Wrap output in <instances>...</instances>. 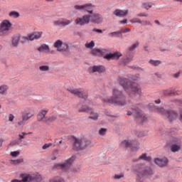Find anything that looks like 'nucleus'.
<instances>
[{"mask_svg":"<svg viewBox=\"0 0 182 182\" xmlns=\"http://www.w3.org/2000/svg\"><path fill=\"white\" fill-rule=\"evenodd\" d=\"M118 82L125 90H131V92H134L138 95L141 93V88H140V86H139L136 83H132L129 81V80L123 77H119Z\"/></svg>","mask_w":182,"mask_h":182,"instance_id":"nucleus-1","label":"nucleus"},{"mask_svg":"<svg viewBox=\"0 0 182 182\" xmlns=\"http://www.w3.org/2000/svg\"><path fill=\"white\" fill-rule=\"evenodd\" d=\"M112 95L111 98L105 100L104 102L108 103H116L117 105H122L124 102V94L119 88L112 89Z\"/></svg>","mask_w":182,"mask_h":182,"instance_id":"nucleus-2","label":"nucleus"},{"mask_svg":"<svg viewBox=\"0 0 182 182\" xmlns=\"http://www.w3.org/2000/svg\"><path fill=\"white\" fill-rule=\"evenodd\" d=\"M73 147L76 150H83V149H90L93 147V143L92 141L85 138H75L73 142Z\"/></svg>","mask_w":182,"mask_h":182,"instance_id":"nucleus-3","label":"nucleus"},{"mask_svg":"<svg viewBox=\"0 0 182 182\" xmlns=\"http://www.w3.org/2000/svg\"><path fill=\"white\" fill-rule=\"evenodd\" d=\"M136 174V181L143 182L144 177H151L154 174V171L149 166L145 168H139L135 171Z\"/></svg>","mask_w":182,"mask_h":182,"instance_id":"nucleus-4","label":"nucleus"},{"mask_svg":"<svg viewBox=\"0 0 182 182\" xmlns=\"http://www.w3.org/2000/svg\"><path fill=\"white\" fill-rule=\"evenodd\" d=\"M91 14H84L80 17H77L75 19V24L77 26H85V25H89L90 23Z\"/></svg>","mask_w":182,"mask_h":182,"instance_id":"nucleus-5","label":"nucleus"},{"mask_svg":"<svg viewBox=\"0 0 182 182\" xmlns=\"http://www.w3.org/2000/svg\"><path fill=\"white\" fill-rule=\"evenodd\" d=\"M12 29V23L8 19L3 20L0 23V35H5Z\"/></svg>","mask_w":182,"mask_h":182,"instance_id":"nucleus-6","label":"nucleus"},{"mask_svg":"<svg viewBox=\"0 0 182 182\" xmlns=\"http://www.w3.org/2000/svg\"><path fill=\"white\" fill-rule=\"evenodd\" d=\"M74 9L75 11H84L90 14H93V5L92 4H77L74 6Z\"/></svg>","mask_w":182,"mask_h":182,"instance_id":"nucleus-7","label":"nucleus"},{"mask_svg":"<svg viewBox=\"0 0 182 182\" xmlns=\"http://www.w3.org/2000/svg\"><path fill=\"white\" fill-rule=\"evenodd\" d=\"M53 46L58 52H66L69 49V44L62 40L55 41Z\"/></svg>","mask_w":182,"mask_h":182,"instance_id":"nucleus-8","label":"nucleus"},{"mask_svg":"<svg viewBox=\"0 0 182 182\" xmlns=\"http://www.w3.org/2000/svg\"><path fill=\"white\" fill-rule=\"evenodd\" d=\"M157 113H160L161 114H163V116H165V117H167L168 120L171 121L173 119L176 118V113L173 111H166L164 108H156Z\"/></svg>","mask_w":182,"mask_h":182,"instance_id":"nucleus-9","label":"nucleus"},{"mask_svg":"<svg viewBox=\"0 0 182 182\" xmlns=\"http://www.w3.org/2000/svg\"><path fill=\"white\" fill-rule=\"evenodd\" d=\"M73 22V19H67L65 18H60L53 21L55 26H68Z\"/></svg>","mask_w":182,"mask_h":182,"instance_id":"nucleus-10","label":"nucleus"},{"mask_svg":"<svg viewBox=\"0 0 182 182\" xmlns=\"http://www.w3.org/2000/svg\"><path fill=\"white\" fill-rule=\"evenodd\" d=\"M172 144L171 146V150L173 153L180 151L181 150V145L180 144L181 141L178 138H173L171 140Z\"/></svg>","mask_w":182,"mask_h":182,"instance_id":"nucleus-11","label":"nucleus"},{"mask_svg":"<svg viewBox=\"0 0 182 182\" xmlns=\"http://www.w3.org/2000/svg\"><path fill=\"white\" fill-rule=\"evenodd\" d=\"M104 18L103 16L100 14H94L91 15L90 22L92 23H96V25H100V23H103Z\"/></svg>","mask_w":182,"mask_h":182,"instance_id":"nucleus-12","label":"nucleus"},{"mask_svg":"<svg viewBox=\"0 0 182 182\" xmlns=\"http://www.w3.org/2000/svg\"><path fill=\"white\" fill-rule=\"evenodd\" d=\"M75 161V157L72 156L71 158L65 160L63 164H60V168L61 170H68V168H70V166H72V163Z\"/></svg>","mask_w":182,"mask_h":182,"instance_id":"nucleus-13","label":"nucleus"},{"mask_svg":"<svg viewBox=\"0 0 182 182\" xmlns=\"http://www.w3.org/2000/svg\"><path fill=\"white\" fill-rule=\"evenodd\" d=\"M89 72L90 73H95V72L104 73V72H106V68L103 65H93L90 67Z\"/></svg>","mask_w":182,"mask_h":182,"instance_id":"nucleus-14","label":"nucleus"},{"mask_svg":"<svg viewBox=\"0 0 182 182\" xmlns=\"http://www.w3.org/2000/svg\"><path fill=\"white\" fill-rule=\"evenodd\" d=\"M43 35V32L42 31H33L32 33H28L29 40L31 42H33V41H38L42 38V36Z\"/></svg>","mask_w":182,"mask_h":182,"instance_id":"nucleus-15","label":"nucleus"},{"mask_svg":"<svg viewBox=\"0 0 182 182\" xmlns=\"http://www.w3.org/2000/svg\"><path fill=\"white\" fill-rule=\"evenodd\" d=\"M154 161L156 166H159V167H166L168 163V159H167L166 157L156 158L154 159Z\"/></svg>","mask_w":182,"mask_h":182,"instance_id":"nucleus-16","label":"nucleus"},{"mask_svg":"<svg viewBox=\"0 0 182 182\" xmlns=\"http://www.w3.org/2000/svg\"><path fill=\"white\" fill-rule=\"evenodd\" d=\"M113 15H114V16H117L118 18H124V16H127V15H129V10L117 9L113 11Z\"/></svg>","mask_w":182,"mask_h":182,"instance_id":"nucleus-17","label":"nucleus"},{"mask_svg":"<svg viewBox=\"0 0 182 182\" xmlns=\"http://www.w3.org/2000/svg\"><path fill=\"white\" fill-rule=\"evenodd\" d=\"M122 54L120 52H114L111 53H107L105 55H104V59H107L108 60L110 59H119L122 58Z\"/></svg>","mask_w":182,"mask_h":182,"instance_id":"nucleus-18","label":"nucleus"},{"mask_svg":"<svg viewBox=\"0 0 182 182\" xmlns=\"http://www.w3.org/2000/svg\"><path fill=\"white\" fill-rule=\"evenodd\" d=\"M68 90L70 93H72V95H75L79 97H83V93H85V90L82 88H69Z\"/></svg>","mask_w":182,"mask_h":182,"instance_id":"nucleus-19","label":"nucleus"},{"mask_svg":"<svg viewBox=\"0 0 182 182\" xmlns=\"http://www.w3.org/2000/svg\"><path fill=\"white\" fill-rule=\"evenodd\" d=\"M33 116H35V110L33 109H28L24 111V114L22 115V117L28 122V120H29V119H32Z\"/></svg>","mask_w":182,"mask_h":182,"instance_id":"nucleus-20","label":"nucleus"},{"mask_svg":"<svg viewBox=\"0 0 182 182\" xmlns=\"http://www.w3.org/2000/svg\"><path fill=\"white\" fill-rule=\"evenodd\" d=\"M20 178H21V182H29L35 180V177L30 173H21L20 174Z\"/></svg>","mask_w":182,"mask_h":182,"instance_id":"nucleus-21","label":"nucleus"},{"mask_svg":"<svg viewBox=\"0 0 182 182\" xmlns=\"http://www.w3.org/2000/svg\"><path fill=\"white\" fill-rule=\"evenodd\" d=\"M48 112H49V109H41L38 114V120L39 122H45V119H46V113H48Z\"/></svg>","mask_w":182,"mask_h":182,"instance_id":"nucleus-22","label":"nucleus"},{"mask_svg":"<svg viewBox=\"0 0 182 182\" xmlns=\"http://www.w3.org/2000/svg\"><path fill=\"white\" fill-rule=\"evenodd\" d=\"M21 41V35L17 34L12 37L11 39V45L14 48H16L18 45H19V42Z\"/></svg>","mask_w":182,"mask_h":182,"instance_id":"nucleus-23","label":"nucleus"},{"mask_svg":"<svg viewBox=\"0 0 182 182\" xmlns=\"http://www.w3.org/2000/svg\"><path fill=\"white\" fill-rule=\"evenodd\" d=\"M105 52H106V50L104 48H94L92 50L91 53L96 56H102Z\"/></svg>","mask_w":182,"mask_h":182,"instance_id":"nucleus-24","label":"nucleus"},{"mask_svg":"<svg viewBox=\"0 0 182 182\" xmlns=\"http://www.w3.org/2000/svg\"><path fill=\"white\" fill-rule=\"evenodd\" d=\"M37 50H38L41 53H48V52H49V46L46 44H42L38 47Z\"/></svg>","mask_w":182,"mask_h":182,"instance_id":"nucleus-25","label":"nucleus"},{"mask_svg":"<svg viewBox=\"0 0 182 182\" xmlns=\"http://www.w3.org/2000/svg\"><path fill=\"white\" fill-rule=\"evenodd\" d=\"M131 144H132V140L125 139L120 142L119 146L122 147V149H124L126 147H130Z\"/></svg>","mask_w":182,"mask_h":182,"instance_id":"nucleus-26","label":"nucleus"},{"mask_svg":"<svg viewBox=\"0 0 182 182\" xmlns=\"http://www.w3.org/2000/svg\"><path fill=\"white\" fill-rule=\"evenodd\" d=\"M133 60V55H130L129 57L122 58L120 61L121 65L126 66L128 63H130V61Z\"/></svg>","mask_w":182,"mask_h":182,"instance_id":"nucleus-27","label":"nucleus"},{"mask_svg":"<svg viewBox=\"0 0 182 182\" xmlns=\"http://www.w3.org/2000/svg\"><path fill=\"white\" fill-rule=\"evenodd\" d=\"M9 16L10 18H14L15 19H16L19 18V16H21V14L16 11H11L9 12Z\"/></svg>","mask_w":182,"mask_h":182,"instance_id":"nucleus-28","label":"nucleus"},{"mask_svg":"<svg viewBox=\"0 0 182 182\" xmlns=\"http://www.w3.org/2000/svg\"><path fill=\"white\" fill-rule=\"evenodd\" d=\"M138 160H144V161H150L151 158L146 154H142L141 156H139Z\"/></svg>","mask_w":182,"mask_h":182,"instance_id":"nucleus-29","label":"nucleus"},{"mask_svg":"<svg viewBox=\"0 0 182 182\" xmlns=\"http://www.w3.org/2000/svg\"><path fill=\"white\" fill-rule=\"evenodd\" d=\"M139 45H140V43H139V41L135 42L129 47L128 50L129 52H133V50H135L136 49H137V48H139Z\"/></svg>","mask_w":182,"mask_h":182,"instance_id":"nucleus-30","label":"nucleus"},{"mask_svg":"<svg viewBox=\"0 0 182 182\" xmlns=\"http://www.w3.org/2000/svg\"><path fill=\"white\" fill-rule=\"evenodd\" d=\"M8 85H0V95H5L6 92H8Z\"/></svg>","mask_w":182,"mask_h":182,"instance_id":"nucleus-31","label":"nucleus"},{"mask_svg":"<svg viewBox=\"0 0 182 182\" xmlns=\"http://www.w3.org/2000/svg\"><path fill=\"white\" fill-rule=\"evenodd\" d=\"M142 8L149 11L150 8H153V3L151 2H145L142 4Z\"/></svg>","mask_w":182,"mask_h":182,"instance_id":"nucleus-32","label":"nucleus"},{"mask_svg":"<svg viewBox=\"0 0 182 182\" xmlns=\"http://www.w3.org/2000/svg\"><path fill=\"white\" fill-rule=\"evenodd\" d=\"M149 63L151 66H159V65L161 64V61L159 60H149Z\"/></svg>","mask_w":182,"mask_h":182,"instance_id":"nucleus-33","label":"nucleus"},{"mask_svg":"<svg viewBox=\"0 0 182 182\" xmlns=\"http://www.w3.org/2000/svg\"><path fill=\"white\" fill-rule=\"evenodd\" d=\"M90 119H92V120H97L99 119V114H97L95 112H90Z\"/></svg>","mask_w":182,"mask_h":182,"instance_id":"nucleus-34","label":"nucleus"},{"mask_svg":"<svg viewBox=\"0 0 182 182\" xmlns=\"http://www.w3.org/2000/svg\"><path fill=\"white\" fill-rule=\"evenodd\" d=\"M120 35H122L120 33V30L109 33V38H116L117 36H120Z\"/></svg>","mask_w":182,"mask_h":182,"instance_id":"nucleus-35","label":"nucleus"},{"mask_svg":"<svg viewBox=\"0 0 182 182\" xmlns=\"http://www.w3.org/2000/svg\"><path fill=\"white\" fill-rule=\"evenodd\" d=\"M95 41H91L85 43V48H87V49H93V47L95 46Z\"/></svg>","mask_w":182,"mask_h":182,"instance_id":"nucleus-36","label":"nucleus"},{"mask_svg":"<svg viewBox=\"0 0 182 182\" xmlns=\"http://www.w3.org/2000/svg\"><path fill=\"white\" fill-rule=\"evenodd\" d=\"M11 164H21V163H23V159H11L10 161Z\"/></svg>","mask_w":182,"mask_h":182,"instance_id":"nucleus-37","label":"nucleus"},{"mask_svg":"<svg viewBox=\"0 0 182 182\" xmlns=\"http://www.w3.org/2000/svg\"><path fill=\"white\" fill-rule=\"evenodd\" d=\"M26 121L24 119V118L22 117L21 119L18 120L16 122V124L18 126V127H23L25 126V122Z\"/></svg>","mask_w":182,"mask_h":182,"instance_id":"nucleus-38","label":"nucleus"},{"mask_svg":"<svg viewBox=\"0 0 182 182\" xmlns=\"http://www.w3.org/2000/svg\"><path fill=\"white\" fill-rule=\"evenodd\" d=\"M129 22L131 23H142L141 19L139 18L138 17H134L132 18Z\"/></svg>","mask_w":182,"mask_h":182,"instance_id":"nucleus-39","label":"nucleus"},{"mask_svg":"<svg viewBox=\"0 0 182 182\" xmlns=\"http://www.w3.org/2000/svg\"><path fill=\"white\" fill-rule=\"evenodd\" d=\"M50 68L48 65H41L39 67L41 72H49Z\"/></svg>","mask_w":182,"mask_h":182,"instance_id":"nucleus-40","label":"nucleus"},{"mask_svg":"<svg viewBox=\"0 0 182 182\" xmlns=\"http://www.w3.org/2000/svg\"><path fill=\"white\" fill-rule=\"evenodd\" d=\"M49 182H65V180L61 177L57 176L49 181Z\"/></svg>","mask_w":182,"mask_h":182,"instance_id":"nucleus-41","label":"nucleus"},{"mask_svg":"<svg viewBox=\"0 0 182 182\" xmlns=\"http://www.w3.org/2000/svg\"><path fill=\"white\" fill-rule=\"evenodd\" d=\"M21 43H26V42H29V34L27 36H21L20 39Z\"/></svg>","mask_w":182,"mask_h":182,"instance_id":"nucleus-42","label":"nucleus"},{"mask_svg":"<svg viewBox=\"0 0 182 182\" xmlns=\"http://www.w3.org/2000/svg\"><path fill=\"white\" fill-rule=\"evenodd\" d=\"M21 154V151H14L10 153V156L13 158H16Z\"/></svg>","mask_w":182,"mask_h":182,"instance_id":"nucleus-43","label":"nucleus"},{"mask_svg":"<svg viewBox=\"0 0 182 182\" xmlns=\"http://www.w3.org/2000/svg\"><path fill=\"white\" fill-rule=\"evenodd\" d=\"M107 132V129L106 128H100L98 131V134H100V136H105Z\"/></svg>","mask_w":182,"mask_h":182,"instance_id":"nucleus-44","label":"nucleus"},{"mask_svg":"<svg viewBox=\"0 0 182 182\" xmlns=\"http://www.w3.org/2000/svg\"><path fill=\"white\" fill-rule=\"evenodd\" d=\"M124 177V173H121L118 174H115L114 176V180H120V178H123Z\"/></svg>","mask_w":182,"mask_h":182,"instance_id":"nucleus-45","label":"nucleus"},{"mask_svg":"<svg viewBox=\"0 0 182 182\" xmlns=\"http://www.w3.org/2000/svg\"><path fill=\"white\" fill-rule=\"evenodd\" d=\"M8 120L11 123L14 122V121L15 120V115H14V114H9L8 116Z\"/></svg>","mask_w":182,"mask_h":182,"instance_id":"nucleus-46","label":"nucleus"},{"mask_svg":"<svg viewBox=\"0 0 182 182\" xmlns=\"http://www.w3.org/2000/svg\"><path fill=\"white\" fill-rule=\"evenodd\" d=\"M137 16H139V18H147L149 16V14L143 12L138 14Z\"/></svg>","mask_w":182,"mask_h":182,"instance_id":"nucleus-47","label":"nucleus"},{"mask_svg":"<svg viewBox=\"0 0 182 182\" xmlns=\"http://www.w3.org/2000/svg\"><path fill=\"white\" fill-rule=\"evenodd\" d=\"M119 32L122 35V33H127V32H130V28H122L119 30Z\"/></svg>","mask_w":182,"mask_h":182,"instance_id":"nucleus-48","label":"nucleus"},{"mask_svg":"<svg viewBox=\"0 0 182 182\" xmlns=\"http://www.w3.org/2000/svg\"><path fill=\"white\" fill-rule=\"evenodd\" d=\"M141 24L142 26H149V25H151V23H150L149 21H144Z\"/></svg>","mask_w":182,"mask_h":182,"instance_id":"nucleus-49","label":"nucleus"},{"mask_svg":"<svg viewBox=\"0 0 182 182\" xmlns=\"http://www.w3.org/2000/svg\"><path fill=\"white\" fill-rule=\"evenodd\" d=\"M50 146H52V144H46L43 146L42 149L43 150H46L48 149H49V147H50Z\"/></svg>","mask_w":182,"mask_h":182,"instance_id":"nucleus-50","label":"nucleus"},{"mask_svg":"<svg viewBox=\"0 0 182 182\" xmlns=\"http://www.w3.org/2000/svg\"><path fill=\"white\" fill-rule=\"evenodd\" d=\"M26 133L22 132L21 134H18V137L20 139H25V136H26Z\"/></svg>","mask_w":182,"mask_h":182,"instance_id":"nucleus-51","label":"nucleus"},{"mask_svg":"<svg viewBox=\"0 0 182 182\" xmlns=\"http://www.w3.org/2000/svg\"><path fill=\"white\" fill-rule=\"evenodd\" d=\"M180 75H182V71H179L175 74H173V77H175L176 79H177V77H180Z\"/></svg>","mask_w":182,"mask_h":182,"instance_id":"nucleus-52","label":"nucleus"},{"mask_svg":"<svg viewBox=\"0 0 182 182\" xmlns=\"http://www.w3.org/2000/svg\"><path fill=\"white\" fill-rule=\"evenodd\" d=\"M56 120V117H50L47 119V122H55Z\"/></svg>","mask_w":182,"mask_h":182,"instance_id":"nucleus-53","label":"nucleus"},{"mask_svg":"<svg viewBox=\"0 0 182 182\" xmlns=\"http://www.w3.org/2000/svg\"><path fill=\"white\" fill-rule=\"evenodd\" d=\"M93 32H97V33H103L102 30L97 28H93Z\"/></svg>","mask_w":182,"mask_h":182,"instance_id":"nucleus-54","label":"nucleus"},{"mask_svg":"<svg viewBox=\"0 0 182 182\" xmlns=\"http://www.w3.org/2000/svg\"><path fill=\"white\" fill-rule=\"evenodd\" d=\"M81 112H89V107H82V109H81Z\"/></svg>","mask_w":182,"mask_h":182,"instance_id":"nucleus-55","label":"nucleus"},{"mask_svg":"<svg viewBox=\"0 0 182 182\" xmlns=\"http://www.w3.org/2000/svg\"><path fill=\"white\" fill-rule=\"evenodd\" d=\"M119 23H120L121 25H123L124 23H127V19H124V20H122V21H119Z\"/></svg>","mask_w":182,"mask_h":182,"instance_id":"nucleus-56","label":"nucleus"},{"mask_svg":"<svg viewBox=\"0 0 182 182\" xmlns=\"http://www.w3.org/2000/svg\"><path fill=\"white\" fill-rule=\"evenodd\" d=\"M21 141L18 140H14L13 142L11 143V144H19Z\"/></svg>","mask_w":182,"mask_h":182,"instance_id":"nucleus-57","label":"nucleus"},{"mask_svg":"<svg viewBox=\"0 0 182 182\" xmlns=\"http://www.w3.org/2000/svg\"><path fill=\"white\" fill-rule=\"evenodd\" d=\"M155 76H156V77H161V73L156 72L155 73Z\"/></svg>","mask_w":182,"mask_h":182,"instance_id":"nucleus-58","label":"nucleus"},{"mask_svg":"<svg viewBox=\"0 0 182 182\" xmlns=\"http://www.w3.org/2000/svg\"><path fill=\"white\" fill-rule=\"evenodd\" d=\"M11 182H22L21 180H18V179H14L11 181Z\"/></svg>","mask_w":182,"mask_h":182,"instance_id":"nucleus-59","label":"nucleus"},{"mask_svg":"<svg viewBox=\"0 0 182 182\" xmlns=\"http://www.w3.org/2000/svg\"><path fill=\"white\" fill-rule=\"evenodd\" d=\"M3 143H4V139H0V147L2 146Z\"/></svg>","mask_w":182,"mask_h":182,"instance_id":"nucleus-60","label":"nucleus"},{"mask_svg":"<svg viewBox=\"0 0 182 182\" xmlns=\"http://www.w3.org/2000/svg\"><path fill=\"white\" fill-rule=\"evenodd\" d=\"M164 95H171L170 92L168 91H164Z\"/></svg>","mask_w":182,"mask_h":182,"instance_id":"nucleus-61","label":"nucleus"},{"mask_svg":"<svg viewBox=\"0 0 182 182\" xmlns=\"http://www.w3.org/2000/svg\"><path fill=\"white\" fill-rule=\"evenodd\" d=\"M155 103H156V105H159V103H161L160 100H156Z\"/></svg>","mask_w":182,"mask_h":182,"instance_id":"nucleus-62","label":"nucleus"},{"mask_svg":"<svg viewBox=\"0 0 182 182\" xmlns=\"http://www.w3.org/2000/svg\"><path fill=\"white\" fill-rule=\"evenodd\" d=\"M46 1V2H53V1H55V0H45Z\"/></svg>","mask_w":182,"mask_h":182,"instance_id":"nucleus-63","label":"nucleus"},{"mask_svg":"<svg viewBox=\"0 0 182 182\" xmlns=\"http://www.w3.org/2000/svg\"><path fill=\"white\" fill-rule=\"evenodd\" d=\"M180 120L182 121V112L181 113V115H180Z\"/></svg>","mask_w":182,"mask_h":182,"instance_id":"nucleus-64","label":"nucleus"}]
</instances>
